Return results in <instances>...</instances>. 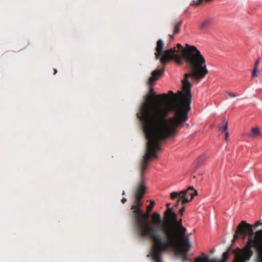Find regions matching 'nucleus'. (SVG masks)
I'll return each mask as SVG.
<instances>
[{"label": "nucleus", "instance_id": "obj_2", "mask_svg": "<svg viewBox=\"0 0 262 262\" xmlns=\"http://www.w3.org/2000/svg\"><path fill=\"white\" fill-rule=\"evenodd\" d=\"M151 158H154L151 154H145L141 162L139 181L134 191L135 200L130 209L133 210L132 219L138 234L141 237L151 241L152 245H154L161 242L158 228L147 222L150 213L146 211L144 213L141 209L143 205L142 199L146 189L144 173L148 166Z\"/></svg>", "mask_w": 262, "mask_h": 262}, {"label": "nucleus", "instance_id": "obj_8", "mask_svg": "<svg viewBox=\"0 0 262 262\" xmlns=\"http://www.w3.org/2000/svg\"><path fill=\"white\" fill-rule=\"evenodd\" d=\"M197 194L198 191L192 186H189L186 190L171 192L170 198L173 200H177L176 205H178L180 202L184 205L191 201Z\"/></svg>", "mask_w": 262, "mask_h": 262}, {"label": "nucleus", "instance_id": "obj_22", "mask_svg": "<svg viewBox=\"0 0 262 262\" xmlns=\"http://www.w3.org/2000/svg\"><path fill=\"white\" fill-rule=\"evenodd\" d=\"M181 257L182 260L183 261H186L188 260L187 256L183 255V256H181Z\"/></svg>", "mask_w": 262, "mask_h": 262}, {"label": "nucleus", "instance_id": "obj_11", "mask_svg": "<svg viewBox=\"0 0 262 262\" xmlns=\"http://www.w3.org/2000/svg\"><path fill=\"white\" fill-rule=\"evenodd\" d=\"M213 22V18L211 17L207 18L204 19L200 24L199 28L201 30H204L209 28Z\"/></svg>", "mask_w": 262, "mask_h": 262}, {"label": "nucleus", "instance_id": "obj_15", "mask_svg": "<svg viewBox=\"0 0 262 262\" xmlns=\"http://www.w3.org/2000/svg\"><path fill=\"white\" fill-rule=\"evenodd\" d=\"M182 23L181 20L177 21L173 25V33L178 34L180 32V27Z\"/></svg>", "mask_w": 262, "mask_h": 262}, {"label": "nucleus", "instance_id": "obj_7", "mask_svg": "<svg viewBox=\"0 0 262 262\" xmlns=\"http://www.w3.org/2000/svg\"><path fill=\"white\" fill-rule=\"evenodd\" d=\"M164 42L161 39H159L157 42L156 48L155 57L157 59H160L161 63L164 66L168 61L173 60L176 62H179L180 58L178 56L174 55V49H170L163 51Z\"/></svg>", "mask_w": 262, "mask_h": 262}, {"label": "nucleus", "instance_id": "obj_3", "mask_svg": "<svg viewBox=\"0 0 262 262\" xmlns=\"http://www.w3.org/2000/svg\"><path fill=\"white\" fill-rule=\"evenodd\" d=\"M262 230V229H261ZM261 230L256 232L254 236L253 235V227L251 225L248 224L245 221H243L237 226L235 234L233 235L234 239L236 240L239 238V235H243L245 238L248 234H249L248 240L243 249L237 248L234 251L235 258L233 262H246L250 260L253 255L252 248L255 249L257 255V261L258 260V253L257 248L254 246L251 241L256 239L257 232ZM229 256L228 252H225L223 254V259L219 260L216 258H210L204 253L201 254V256L198 257L194 259V262H225Z\"/></svg>", "mask_w": 262, "mask_h": 262}, {"label": "nucleus", "instance_id": "obj_28", "mask_svg": "<svg viewBox=\"0 0 262 262\" xmlns=\"http://www.w3.org/2000/svg\"><path fill=\"white\" fill-rule=\"evenodd\" d=\"M261 223H260V222H257L256 223V226H258V225H261Z\"/></svg>", "mask_w": 262, "mask_h": 262}, {"label": "nucleus", "instance_id": "obj_10", "mask_svg": "<svg viewBox=\"0 0 262 262\" xmlns=\"http://www.w3.org/2000/svg\"><path fill=\"white\" fill-rule=\"evenodd\" d=\"M164 68L161 69L155 70L151 73V76H150L148 80V84L150 86L154 84L155 81L157 80L158 78L163 73Z\"/></svg>", "mask_w": 262, "mask_h": 262}, {"label": "nucleus", "instance_id": "obj_20", "mask_svg": "<svg viewBox=\"0 0 262 262\" xmlns=\"http://www.w3.org/2000/svg\"><path fill=\"white\" fill-rule=\"evenodd\" d=\"M182 204V207L180 208L179 210V213H180L181 215L182 216L183 215V213L185 211V204Z\"/></svg>", "mask_w": 262, "mask_h": 262}, {"label": "nucleus", "instance_id": "obj_24", "mask_svg": "<svg viewBox=\"0 0 262 262\" xmlns=\"http://www.w3.org/2000/svg\"><path fill=\"white\" fill-rule=\"evenodd\" d=\"M259 59H258L257 60V61L255 62L254 68H257V66H258V64L259 63Z\"/></svg>", "mask_w": 262, "mask_h": 262}, {"label": "nucleus", "instance_id": "obj_23", "mask_svg": "<svg viewBox=\"0 0 262 262\" xmlns=\"http://www.w3.org/2000/svg\"><path fill=\"white\" fill-rule=\"evenodd\" d=\"M228 137H229V133L228 132H225V140L226 141H227L228 139Z\"/></svg>", "mask_w": 262, "mask_h": 262}, {"label": "nucleus", "instance_id": "obj_27", "mask_svg": "<svg viewBox=\"0 0 262 262\" xmlns=\"http://www.w3.org/2000/svg\"><path fill=\"white\" fill-rule=\"evenodd\" d=\"M170 205V203H167L166 206H167V209H168V208H170V207H169Z\"/></svg>", "mask_w": 262, "mask_h": 262}, {"label": "nucleus", "instance_id": "obj_1", "mask_svg": "<svg viewBox=\"0 0 262 262\" xmlns=\"http://www.w3.org/2000/svg\"><path fill=\"white\" fill-rule=\"evenodd\" d=\"M191 86L188 80L184 81L185 93L180 92L179 99L173 105L174 116L169 118L167 117L170 109L166 104L169 99L168 95L165 93L156 95L153 89L150 88L137 114L147 140L145 154L157 157L156 151L160 149V141L175 134L177 128L187 120L190 110Z\"/></svg>", "mask_w": 262, "mask_h": 262}, {"label": "nucleus", "instance_id": "obj_14", "mask_svg": "<svg viewBox=\"0 0 262 262\" xmlns=\"http://www.w3.org/2000/svg\"><path fill=\"white\" fill-rule=\"evenodd\" d=\"M250 136L252 138H260L262 135L260 132L259 128L257 127H253L251 129V134Z\"/></svg>", "mask_w": 262, "mask_h": 262}, {"label": "nucleus", "instance_id": "obj_16", "mask_svg": "<svg viewBox=\"0 0 262 262\" xmlns=\"http://www.w3.org/2000/svg\"><path fill=\"white\" fill-rule=\"evenodd\" d=\"M155 205V203L154 201L150 200V205L147 206L146 208L147 212H148V213H150Z\"/></svg>", "mask_w": 262, "mask_h": 262}, {"label": "nucleus", "instance_id": "obj_13", "mask_svg": "<svg viewBox=\"0 0 262 262\" xmlns=\"http://www.w3.org/2000/svg\"><path fill=\"white\" fill-rule=\"evenodd\" d=\"M185 77L184 76V79L183 80L182 82L183 83L184 81L185 80ZM183 92H181V91H180L179 92V96L178 97H176V95H174V93H173L172 91H169L168 92V94L169 95V96H170L171 97H172V99H175L174 100V102L173 103V104L171 106H170L169 105L168 106H169L170 107V109L171 110V108H172L173 111H174V109H173V105L177 102H178L179 99V97H180V92H182L183 93H185V92L184 91V89H183ZM166 104L168 105V104L166 103Z\"/></svg>", "mask_w": 262, "mask_h": 262}, {"label": "nucleus", "instance_id": "obj_9", "mask_svg": "<svg viewBox=\"0 0 262 262\" xmlns=\"http://www.w3.org/2000/svg\"><path fill=\"white\" fill-rule=\"evenodd\" d=\"M251 242L253 246L257 248L259 261L262 262V230L257 232L256 239Z\"/></svg>", "mask_w": 262, "mask_h": 262}, {"label": "nucleus", "instance_id": "obj_6", "mask_svg": "<svg viewBox=\"0 0 262 262\" xmlns=\"http://www.w3.org/2000/svg\"><path fill=\"white\" fill-rule=\"evenodd\" d=\"M172 248L176 249L177 254L180 256H187V253L190 248L188 237L184 235L179 237L174 244L165 248L157 243L152 245L151 253L152 259L155 262H162V253Z\"/></svg>", "mask_w": 262, "mask_h": 262}, {"label": "nucleus", "instance_id": "obj_25", "mask_svg": "<svg viewBox=\"0 0 262 262\" xmlns=\"http://www.w3.org/2000/svg\"><path fill=\"white\" fill-rule=\"evenodd\" d=\"M126 201H127V200H126V198H123L122 199V200H121L122 203H123V204H124V203H125Z\"/></svg>", "mask_w": 262, "mask_h": 262}, {"label": "nucleus", "instance_id": "obj_21", "mask_svg": "<svg viewBox=\"0 0 262 262\" xmlns=\"http://www.w3.org/2000/svg\"><path fill=\"white\" fill-rule=\"evenodd\" d=\"M227 94L230 97H235L237 96L236 95L233 94V93H227Z\"/></svg>", "mask_w": 262, "mask_h": 262}, {"label": "nucleus", "instance_id": "obj_19", "mask_svg": "<svg viewBox=\"0 0 262 262\" xmlns=\"http://www.w3.org/2000/svg\"><path fill=\"white\" fill-rule=\"evenodd\" d=\"M257 68H254L253 69V71L252 73V77H255L257 76Z\"/></svg>", "mask_w": 262, "mask_h": 262}, {"label": "nucleus", "instance_id": "obj_5", "mask_svg": "<svg viewBox=\"0 0 262 262\" xmlns=\"http://www.w3.org/2000/svg\"><path fill=\"white\" fill-rule=\"evenodd\" d=\"M165 215L169 223L167 226L162 228L165 237L164 238L160 234L161 242L157 243L164 248L174 244L179 237L186 234L187 230L182 225V220H178L176 214L171 208L167 209Z\"/></svg>", "mask_w": 262, "mask_h": 262}, {"label": "nucleus", "instance_id": "obj_30", "mask_svg": "<svg viewBox=\"0 0 262 262\" xmlns=\"http://www.w3.org/2000/svg\"><path fill=\"white\" fill-rule=\"evenodd\" d=\"M57 73L56 69H54V74H55Z\"/></svg>", "mask_w": 262, "mask_h": 262}, {"label": "nucleus", "instance_id": "obj_26", "mask_svg": "<svg viewBox=\"0 0 262 262\" xmlns=\"http://www.w3.org/2000/svg\"><path fill=\"white\" fill-rule=\"evenodd\" d=\"M203 157H201L199 158V159H198V161H201V162H202V160H203Z\"/></svg>", "mask_w": 262, "mask_h": 262}, {"label": "nucleus", "instance_id": "obj_17", "mask_svg": "<svg viewBox=\"0 0 262 262\" xmlns=\"http://www.w3.org/2000/svg\"><path fill=\"white\" fill-rule=\"evenodd\" d=\"M225 124L224 125L221 126L219 128V131L221 132H227L228 128V122L226 121H224Z\"/></svg>", "mask_w": 262, "mask_h": 262}, {"label": "nucleus", "instance_id": "obj_29", "mask_svg": "<svg viewBox=\"0 0 262 262\" xmlns=\"http://www.w3.org/2000/svg\"><path fill=\"white\" fill-rule=\"evenodd\" d=\"M169 36H170V37L171 39H173V37H174L173 35H169Z\"/></svg>", "mask_w": 262, "mask_h": 262}, {"label": "nucleus", "instance_id": "obj_12", "mask_svg": "<svg viewBox=\"0 0 262 262\" xmlns=\"http://www.w3.org/2000/svg\"><path fill=\"white\" fill-rule=\"evenodd\" d=\"M152 223L156 225H161L162 219L160 214L157 212H154L151 215Z\"/></svg>", "mask_w": 262, "mask_h": 262}, {"label": "nucleus", "instance_id": "obj_18", "mask_svg": "<svg viewBox=\"0 0 262 262\" xmlns=\"http://www.w3.org/2000/svg\"><path fill=\"white\" fill-rule=\"evenodd\" d=\"M212 1V0H198V1L195 3V5L198 6L204 3H208Z\"/></svg>", "mask_w": 262, "mask_h": 262}, {"label": "nucleus", "instance_id": "obj_4", "mask_svg": "<svg viewBox=\"0 0 262 262\" xmlns=\"http://www.w3.org/2000/svg\"><path fill=\"white\" fill-rule=\"evenodd\" d=\"M172 49H175L174 55L180 58V61L176 62L180 64L183 59L191 71L185 74V80H188V78L191 77L199 82L208 74L209 71L205 58L195 46L186 44L185 47L183 48L180 43H178L177 47Z\"/></svg>", "mask_w": 262, "mask_h": 262}]
</instances>
